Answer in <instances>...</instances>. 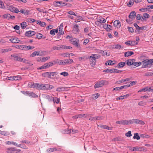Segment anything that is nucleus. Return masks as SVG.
I'll list each match as a JSON object with an SVG mask.
<instances>
[{
    "label": "nucleus",
    "instance_id": "nucleus-1",
    "mask_svg": "<svg viewBox=\"0 0 153 153\" xmlns=\"http://www.w3.org/2000/svg\"><path fill=\"white\" fill-rule=\"evenodd\" d=\"M68 41L71 43L73 44L75 47L77 48L80 47L79 40V39L75 38H72L71 39H69Z\"/></svg>",
    "mask_w": 153,
    "mask_h": 153
},
{
    "label": "nucleus",
    "instance_id": "nucleus-2",
    "mask_svg": "<svg viewBox=\"0 0 153 153\" xmlns=\"http://www.w3.org/2000/svg\"><path fill=\"white\" fill-rule=\"evenodd\" d=\"M143 63L142 68H146L147 66L153 63V59H150L149 60L146 59L142 62Z\"/></svg>",
    "mask_w": 153,
    "mask_h": 153
},
{
    "label": "nucleus",
    "instance_id": "nucleus-3",
    "mask_svg": "<svg viewBox=\"0 0 153 153\" xmlns=\"http://www.w3.org/2000/svg\"><path fill=\"white\" fill-rule=\"evenodd\" d=\"M108 83V82L105 80H101L95 84L94 85V88H98L101 87L104 85H107Z\"/></svg>",
    "mask_w": 153,
    "mask_h": 153
},
{
    "label": "nucleus",
    "instance_id": "nucleus-4",
    "mask_svg": "<svg viewBox=\"0 0 153 153\" xmlns=\"http://www.w3.org/2000/svg\"><path fill=\"white\" fill-rule=\"evenodd\" d=\"M6 151L8 153H18L20 152L21 150L19 149H16L14 148H6Z\"/></svg>",
    "mask_w": 153,
    "mask_h": 153
},
{
    "label": "nucleus",
    "instance_id": "nucleus-5",
    "mask_svg": "<svg viewBox=\"0 0 153 153\" xmlns=\"http://www.w3.org/2000/svg\"><path fill=\"white\" fill-rule=\"evenodd\" d=\"M54 65V64L53 62L52 61V62H50L48 63L45 64L42 66L38 68V69H45L49 68Z\"/></svg>",
    "mask_w": 153,
    "mask_h": 153
},
{
    "label": "nucleus",
    "instance_id": "nucleus-6",
    "mask_svg": "<svg viewBox=\"0 0 153 153\" xmlns=\"http://www.w3.org/2000/svg\"><path fill=\"white\" fill-rule=\"evenodd\" d=\"M6 8L7 9L10 10L11 12H13L18 13L19 12V10L17 8L14 7L12 5H7L6 6Z\"/></svg>",
    "mask_w": 153,
    "mask_h": 153
},
{
    "label": "nucleus",
    "instance_id": "nucleus-7",
    "mask_svg": "<svg viewBox=\"0 0 153 153\" xmlns=\"http://www.w3.org/2000/svg\"><path fill=\"white\" fill-rule=\"evenodd\" d=\"M67 3L62 1H54L53 5L55 7L64 6L66 5Z\"/></svg>",
    "mask_w": 153,
    "mask_h": 153
},
{
    "label": "nucleus",
    "instance_id": "nucleus-8",
    "mask_svg": "<svg viewBox=\"0 0 153 153\" xmlns=\"http://www.w3.org/2000/svg\"><path fill=\"white\" fill-rule=\"evenodd\" d=\"M91 57V56H88L87 59H89L90 62V64L91 65V66L93 67L96 64V60L94 58H92Z\"/></svg>",
    "mask_w": 153,
    "mask_h": 153
},
{
    "label": "nucleus",
    "instance_id": "nucleus-9",
    "mask_svg": "<svg viewBox=\"0 0 153 153\" xmlns=\"http://www.w3.org/2000/svg\"><path fill=\"white\" fill-rule=\"evenodd\" d=\"M52 49L53 50L67 49V46L65 45H57L53 47Z\"/></svg>",
    "mask_w": 153,
    "mask_h": 153
},
{
    "label": "nucleus",
    "instance_id": "nucleus-10",
    "mask_svg": "<svg viewBox=\"0 0 153 153\" xmlns=\"http://www.w3.org/2000/svg\"><path fill=\"white\" fill-rule=\"evenodd\" d=\"M11 56L13 57V60L15 61H18L19 62H22L23 60L22 58L18 56L17 55L15 54H13L11 55Z\"/></svg>",
    "mask_w": 153,
    "mask_h": 153
},
{
    "label": "nucleus",
    "instance_id": "nucleus-11",
    "mask_svg": "<svg viewBox=\"0 0 153 153\" xmlns=\"http://www.w3.org/2000/svg\"><path fill=\"white\" fill-rule=\"evenodd\" d=\"M35 34V32L34 31L29 30L25 32V35L27 37L32 36Z\"/></svg>",
    "mask_w": 153,
    "mask_h": 153
},
{
    "label": "nucleus",
    "instance_id": "nucleus-12",
    "mask_svg": "<svg viewBox=\"0 0 153 153\" xmlns=\"http://www.w3.org/2000/svg\"><path fill=\"white\" fill-rule=\"evenodd\" d=\"M114 25L115 28H120L121 26V24L120 21L118 20H115L114 22Z\"/></svg>",
    "mask_w": 153,
    "mask_h": 153
},
{
    "label": "nucleus",
    "instance_id": "nucleus-13",
    "mask_svg": "<svg viewBox=\"0 0 153 153\" xmlns=\"http://www.w3.org/2000/svg\"><path fill=\"white\" fill-rule=\"evenodd\" d=\"M135 61V60L134 59H130L126 60V65L128 66L131 65H133V62Z\"/></svg>",
    "mask_w": 153,
    "mask_h": 153
},
{
    "label": "nucleus",
    "instance_id": "nucleus-14",
    "mask_svg": "<svg viewBox=\"0 0 153 153\" xmlns=\"http://www.w3.org/2000/svg\"><path fill=\"white\" fill-rule=\"evenodd\" d=\"M136 16V13L135 11L131 12L128 16V17L130 19L133 20L135 18Z\"/></svg>",
    "mask_w": 153,
    "mask_h": 153
},
{
    "label": "nucleus",
    "instance_id": "nucleus-15",
    "mask_svg": "<svg viewBox=\"0 0 153 153\" xmlns=\"http://www.w3.org/2000/svg\"><path fill=\"white\" fill-rule=\"evenodd\" d=\"M23 50H29L30 49L32 50L34 48V47L33 46H31L30 45L26 46L23 45Z\"/></svg>",
    "mask_w": 153,
    "mask_h": 153
},
{
    "label": "nucleus",
    "instance_id": "nucleus-16",
    "mask_svg": "<svg viewBox=\"0 0 153 153\" xmlns=\"http://www.w3.org/2000/svg\"><path fill=\"white\" fill-rule=\"evenodd\" d=\"M101 27H103L104 29H110L112 28L111 26L106 24H101Z\"/></svg>",
    "mask_w": 153,
    "mask_h": 153
},
{
    "label": "nucleus",
    "instance_id": "nucleus-17",
    "mask_svg": "<svg viewBox=\"0 0 153 153\" xmlns=\"http://www.w3.org/2000/svg\"><path fill=\"white\" fill-rule=\"evenodd\" d=\"M68 134H74V133H77L78 132V131L77 130H74L70 129L68 130Z\"/></svg>",
    "mask_w": 153,
    "mask_h": 153
},
{
    "label": "nucleus",
    "instance_id": "nucleus-18",
    "mask_svg": "<svg viewBox=\"0 0 153 153\" xmlns=\"http://www.w3.org/2000/svg\"><path fill=\"white\" fill-rule=\"evenodd\" d=\"M134 123H137L143 125L145 124L144 122L141 120L137 119H134Z\"/></svg>",
    "mask_w": 153,
    "mask_h": 153
},
{
    "label": "nucleus",
    "instance_id": "nucleus-19",
    "mask_svg": "<svg viewBox=\"0 0 153 153\" xmlns=\"http://www.w3.org/2000/svg\"><path fill=\"white\" fill-rule=\"evenodd\" d=\"M12 43H19L20 41L19 40L18 38H12L9 40Z\"/></svg>",
    "mask_w": 153,
    "mask_h": 153
},
{
    "label": "nucleus",
    "instance_id": "nucleus-20",
    "mask_svg": "<svg viewBox=\"0 0 153 153\" xmlns=\"http://www.w3.org/2000/svg\"><path fill=\"white\" fill-rule=\"evenodd\" d=\"M41 52V51H35L33 52L32 54L30 55V56L34 57L36 55L39 56L41 55V54H40V52Z\"/></svg>",
    "mask_w": 153,
    "mask_h": 153
},
{
    "label": "nucleus",
    "instance_id": "nucleus-21",
    "mask_svg": "<svg viewBox=\"0 0 153 153\" xmlns=\"http://www.w3.org/2000/svg\"><path fill=\"white\" fill-rule=\"evenodd\" d=\"M134 54V53L133 51H128L125 53L124 56L125 57H128Z\"/></svg>",
    "mask_w": 153,
    "mask_h": 153
},
{
    "label": "nucleus",
    "instance_id": "nucleus-22",
    "mask_svg": "<svg viewBox=\"0 0 153 153\" xmlns=\"http://www.w3.org/2000/svg\"><path fill=\"white\" fill-rule=\"evenodd\" d=\"M12 50V49L10 48L0 49V53H5L7 52L10 51Z\"/></svg>",
    "mask_w": 153,
    "mask_h": 153
},
{
    "label": "nucleus",
    "instance_id": "nucleus-23",
    "mask_svg": "<svg viewBox=\"0 0 153 153\" xmlns=\"http://www.w3.org/2000/svg\"><path fill=\"white\" fill-rule=\"evenodd\" d=\"M126 65V63L124 62H119L117 65V67L118 68H121L123 67Z\"/></svg>",
    "mask_w": 153,
    "mask_h": 153
},
{
    "label": "nucleus",
    "instance_id": "nucleus-24",
    "mask_svg": "<svg viewBox=\"0 0 153 153\" xmlns=\"http://www.w3.org/2000/svg\"><path fill=\"white\" fill-rule=\"evenodd\" d=\"M106 20L105 19H104L101 18L100 19H98V21L97 22H96V24H97V23H100V26H101V24H102V23H105L106 22Z\"/></svg>",
    "mask_w": 153,
    "mask_h": 153
},
{
    "label": "nucleus",
    "instance_id": "nucleus-25",
    "mask_svg": "<svg viewBox=\"0 0 153 153\" xmlns=\"http://www.w3.org/2000/svg\"><path fill=\"white\" fill-rule=\"evenodd\" d=\"M22 61L23 62L26 64H28L30 66H31L33 65V64L31 63V61H28L26 59H24L22 58Z\"/></svg>",
    "mask_w": 153,
    "mask_h": 153
},
{
    "label": "nucleus",
    "instance_id": "nucleus-26",
    "mask_svg": "<svg viewBox=\"0 0 153 153\" xmlns=\"http://www.w3.org/2000/svg\"><path fill=\"white\" fill-rule=\"evenodd\" d=\"M98 52L99 53H101L103 56L106 55L107 56H109V54L107 55V53L106 51H103L101 50H99L98 51Z\"/></svg>",
    "mask_w": 153,
    "mask_h": 153
},
{
    "label": "nucleus",
    "instance_id": "nucleus-27",
    "mask_svg": "<svg viewBox=\"0 0 153 153\" xmlns=\"http://www.w3.org/2000/svg\"><path fill=\"white\" fill-rule=\"evenodd\" d=\"M19 12L26 15L30 14V11L28 10H21L20 11H19Z\"/></svg>",
    "mask_w": 153,
    "mask_h": 153
},
{
    "label": "nucleus",
    "instance_id": "nucleus-28",
    "mask_svg": "<svg viewBox=\"0 0 153 153\" xmlns=\"http://www.w3.org/2000/svg\"><path fill=\"white\" fill-rule=\"evenodd\" d=\"M42 84H41L36 83L35 85L34 86V87H35V88H36L37 89H40L42 90Z\"/></svg>",
    "mask_w": 153,
    "mask_h": 153
},
{
    "label": "nucleus",
    "instance_id": "nucleus-29",
    "mask_svg": "<svg viewBox=\"0 0 153 153\" xmlns=\"http://www.w3.org/2000/svg\"><path fill=\"white\" fill-rule=\"evenodd\" d=\"M50 58V57L47 56L46 57H42V58L38 59V61H40L41 62H45L48 60Z\"/></svg>",
    "mask_w": 153,
    "mask_h": 153
},
{
    "label": "nucleus",
    "instance_id": "nucleus-30",
    "mask_svg": "<svg viewBox=\"0 0 153 153\" xmlns=\"http://www.w3.org/2000/svg\"><path fill=\"white\" fill-rule=\"evenodd\" d=\"M141 64V62H136L135 61L133 62V65L134 66V68H135L136 67H137Z\"/></svg>",
    "mask_w": 153,
    "mask_h": 153
},
{
    "label": "nucleus",
    "instance_id": "nucleus-31",
    "mask_svg": "<svg viewBox=\"0 0 153 153\" xmlns=\"http://www.w3.org/2000/svg\"><path fill=\"white\" fill-rule=\"evenodd\" d=\"M134 2V0H130L128 3L127 4V5L129 7H131L132 6Z\"/></svg>",
    "mask_w": 153,
    "mask_h": 153
},
{
    "label": "nucleus",
    "instance_id": "nucleus-32",
    "mask_svg": "<svg viewBox=\"0 0 153 153\" xmlns=\"http://www.w3.org/2000/svg\"><path fill=\"white\" fill-rule=\"evenodd\" d=\"M100 57V55L94 54H92V55L91 56V58H94V59H95L96 60V59L99 58Z\"/></svg>",
    "mask_w": 153,
    "mask_h": 153
},
{
    "label": "nucleus",
    "instance_id": "nucleus-33",
    "mask_svg": "<svg viewBox=\"0 0 153 153\" xmlns=\"http://www.w3.org/2000/svg\"><path fill=\"white\" fill-rule=\"evenodd\" d=\"M37 24L40 25L42 27L45 26L46 25L45 23L43 22H41L40 21H38L37 22Z\"/></svg>",
    "mask_w": 153,
    "mask_h": 153
},
{
    "label": "nucleus",
    "instance_id": "nucleus-34",
    "mask_svg": "<svg viewBox=\"0 0 153 153\" xmlns=\"http://www.w3.org/2000/svg\"><path fill=\"white\" fill-rule=\"evenodd\" d=\"M113 62H114V61H112L110 60H108L106 62L105 65H114L115 63H113Z\"/></svg>",
    "mask_w": 153,
    "mask_h": 153
},
{
    "label": "nucleus",
    "instance_id": "nucleus-35",
    "mask_svg": "<svg viewBox=\"0 0 153 153\" xmlns=\"http://www.w3.org/2000/svg\"><path fill=\"white\" fill-rule=\"evenodd\" d=\"M140 135H139V134L138 133H135L134 134V135L133 137L134 139H137V140H139L140 139Z\"/></svg>",
    "mask_w": 153,
    "mask_h": 153
},
{
    "label": "nucleus",
    "instance_id": "nucleus-36",
    "mask_svg": "<svg viewBox=\"0 0 153 153\" xmlns=\"http://www.w3.org/2000/svg\"><path fill=\"white\" fill-rule=\"evenodd\" d=\"M53 100L54 103L56 102V103H58L59 102V99L57 97L51 98V100Z\"/></svg>",
    "mask_w": 153,
    "mask_h": 153
},
{
    "label": "nucleus",
    "instance_id": "nucleus-37",
    "mask_svg": "<svg viewBox=\"0 0 153 153\" xmlns=\"http://www.w3.org/2000/svg\"><path fill=\"white\" fill-rule=\"evenodd\" d=\"M113 69H106L103 71L104 72H110L111 73H114Z\"/></svg>",
    "mask_w": 153,
    "mask_h": 153
},
{
    "label": "nucleus",
    "instance_id": "nucleus-38",
    "mask_svg": "<svg viewBox=\"0 0 153 153\" xmlns=\"http://www.w3.org/2000/svg\"><path fill=\"white\" fill-rule=\"evenodd\" d=\"M86 114H79L75 116V118H82V117H86Z\"/></svg>",
    "mask_w": 153,
    "mask_h": 153
},
{
    "label": "nucleus",
    "instance_id": "nucleus-39",
    "mask_svg": "<svg viewBox=\"0 0 153 153\" xmlns=\"http://www.w3.org/2000/svg\"><path fill=\"white\" fill-rule=\"evenodd\" d=\"M27 23L25 22H23L21 23V27L22 28L24 29L27 27Z\"/></svg>",
    "mask_w": 153,
    "mask_h": 153
},
{
    "label": "nucleus",
    "instance_id": "nucleus-40",
    "mask_svg": "<svg viewBox=\"0 0 153 153\" xmlns=\"http://www.w3.org/2000/svg\"><path fill=\"white\" fill-rule=\"evenodd\" d=\"M23 45H13V46L14 47H15L16 48L19 49H22L23 50Z\"/></svg>",
    "mask_w": 153,
    "mask_h": 153
},
{
    "label": "nucleus",
    "instance_id": "nucleus-41",
    "mask_svg": "<svg viewBox=\"0 0 153 153\" xmlns=\"http://www.w3.org/2000/svg\"><path fill=\"white\" fill-rule=\"evenodd\" d=\"M65 88L64 87H59L57 88L56 91H57L60 92L61 91H64L65 90Z\"/></svg>",
    "mask_w": 153,
    "mask_h": 153
},
{
    "label": "nucleus",
    "instance_id": "nucleus-42",
    "mask_svg": "<svg viewBox=\"0 0 153 153\" xmlns=\"http://www.w3.org/2000/svg\"><path fill=\"white\" fill-rule=\"evenodd\" d=\"M123 139L120 137H117L114 138L112 139V141H122Z\"/></svg>",
    "mask_w": 153,
    "mask_h": 153
},
{
    "label": "nucleus",
    "instance_id": "nucleus-43",
    "mask_svg": "<svg viewBox=\"0 0 153 153\" xmlns=\"http://www.w3.org/2000/svg\"><path fill=\"white\" fill-rule=\"evenodd\" d=\"M36 83L33 82H30L28 83V86L30 88H35L34 86L35 85Z\"/></svg>",
    "mask_w": 153,
    "mask_h": 153
},
{
    "label": "nucleus",
    "instance_id": "nucleus-44",
    "mask_svg": "<svg viewBox=\"0 0 153 153\" xmlns=\"http://www.w3.org/2000/svg\"><path fill=\"white\" fill-rule=\"evenodd\" d=\"M42 76L45 77L50 78V75L49 74V72H46L43 74Z\"/></svg>",
    "mask_w": 153,
    "mask_h": 153
},
{
    "label": "nucleus",
    "instance_id": "nucleus-45",
    "mask_svg": "<svg viewBox=\"0 0 153 153\" xmlns=\"http://www.w3.org/2000/svg\"><path fill=\"white\" fill-rule=\"evenodd\" d=\"M148 89H149V87L147 86V87H146L145 88H143L141 89L139 91H138V92H141L142 91L145 92V91H147L148 90Z\"/></svg>",
    "mask_w": 153,
    "mask_h": 153
},
{
    "label": "nucleus",
    "instance_id": "nucleus-46",
    "mask_svg": "<svg viewBox=\"0 0 153 153\" xmlns=\"http://www.w3.org/2000/svg\"><path fill=\"white\" fill-rule=\"evenodd\" d=\"M134 149H135V151H142L143 150V148L142 147H140L138 146H136Z\"/></svg>",
    "mask_w": 153,
    "mask_h": 153
},
{
    "label": "nucleus",
    "instance_id": "nucleus-47",
    "mask_svg": "<svg viewBox=\"0 0 153 153\" xmlns=\"http://www.w3.org/2000/svg\"><path fill=\"white\" fill-rule=\"evenodd\" d=\"M29 97H37L38 95L33 92H30Z\"/></svg>",
    "mask_w": 153,
    "mask_h": 153
},
{
    "label": "nucleus",
    "instance_id": "nucleus-48",
    "mask_svg": "<svg viewBox=\"0 0 153 153\" xmlns=\"http://www.w3.org/2000/svg\"><path fill=\"white\" fill-rule=\"evenodd\" d=\"M56 72H49L50 75V78L51 79H53L54 78V75L55 74H56Z\"/></svg>",
    "mask_w": 153,
    "mask_h": 153
},
{
    "label": "nucleus",
    "instance_id": "nucleus-49",
    "mask_svg": "<svg viewBox=\"0 0 153 153\" xmlns=\"http://www.w3.org/2000/svg\"><path fill=\"white\" fill-rule=\"evenodd\" d=\"M146 103L147 102H146L141 101L138 103V105L140 106H143L146 105Z\"/></svg>",
    "mask_w": 153,
    "mask_h": 153
},
{
    "label": "nucleus",
    "instance_id": "nucleus-50",
    "mask_svg": "<svg viewBox=\"0 0 153 153\" xmlns=\"http://www.w3.org/2000/svg\"><path fill=\"white\" fill-rule=\"evenodd\" d=\"M53 62L54 64V65L56 64H58L59 65H60V63H61L60 62H61V60H60L59 59H57L56 60L53 61Z\"/></svg>",
    "mask_w": 153,
    "mask_h": 153
},
{
    "label": "nucleus",
    "instance_id": "nucleus-51",
    "mask_svg": "<svg viewBox=\"0 0 153 153\" xmlns=\"http://www.w3.org/2000/svg\"><path fill=\"white\" fill-rule=\"evenodd\" d=\"M12 79H8L9 80H19L20 79V77L18 76H13Z\"/></svg>",
    "mask_w": 153,
    "mask_h": 153
},
{
    "label": "nucleus",
    "instance_id": "nucleus-52",
    "mask_svg": "<svg viewBox=\"0 0 153 153\" xmlns=\"http://www.w3.org/2000/svg\"><path fill=\"white\" fill-rule=\"evenodd\" d=\"M0 8L2 9H4L5 7L4 5L3 2L0 0Z\"/></svg>",
    "mask_w": 153,
    "mask_h": 153
},
{
    "label": "nucleus",
    "instance_id": "nucleus-53",
    "mask_svg": "<svg viewBox=\"0 0 153 153\" xmlns=\"http://www.w3.org/2000/svg\"><path fill=\"white\" fill-rule=\"evenodd\" d=\"M143 29H135L134 32L136 34H139L142 32V30Z\"/></svg>",
    "mask_w": 153,
    "mask_h": 153
},
{
    "label": "nucleus",
    "instance_id": "nucleus-54",
    "mask_svg": "<svg viewBox=\"0 0 153 153\" xmlns=\"http://www.w3.org/2000/svg\"><path fill=\"white\" fill-rule=\"evenodd\" d=\"M125 136L128 137H130L132 136L131 134V131H129L128 132L126 133L125 134Z\"/></svg>",
    "mask_w": 153,
    "mask_h": 153
},
{
    "label": "nucleus",
    "instance_id": "nucleus-55",
    "mask_svg": "<svg viewBox=\"0 0 153 153\" xmlns=\"http://www.w3.org/2000/svg\"><path fill=\"white\" fill-rule=\"evenodd\" d=\"M60 65H63L66 64L67 63V60L65 59L64 60H61V62H60Z\"/></svg>",
    "mask_w": 153,
    "mask_h": 153
},
{
    "label": "nucleus",
    "instance_id": "nucleus-56",
    "mask_svg": "<svg viewBox=\"0 0 153 153\" xmlns=\"http://www.w3.org/2000/svg\"><path fill=\"white\" fill-rule=\"evenodd\" d=\"M43 35L40 33H38L36 35V37L37 39H40L42 37Z\"/></svg>",
    "mask_w": 153,
    "mask_h": 153
},
{
    "label": "nucleus",
    "instance_id": "nucleus-57",
    "mask_svg": "<svg viewBox=\"0 0 153 153\" xmlns=\"http://www.w3.org/2000/svg\"><path fill=\"white\" fill-rule=\"evenodd\" d=\"M143 16L145 19L146 18H149L150 16L148 14L146 13H143Z\"/></svg>",
    "mask_w": 153,
    "mask_h": 153
},
{
    "label": "nucleus",
    "instance_id": "nucleus-58",
    "mask_svg": "<svg viewBox=\"0 0 153 153\" xmlns=\"http://www.w3.org/2000/svg\"><path fill=\"white\" fill-rule=\"evenodd\" d=\"M148 10V8L146 7L142 8L139 9L140 11L142 12H146Z\"/></svg>",
    "mask_w": 153,
    "mask_h": 153
},
{
    "label": "nucleus",
    "instance_id": "nucleus-59",
    "mask_svg": "<svg viewBox=\"0 0 153 153\" xmlns=\"http://www.w3.org/2000/svg\"><path fill=\"white\" fill-rule=\"evenodd\" d=\"M131 45L134 46L137 44V42H136L135 41H131L130 42Z\"/></svg>",
    "mask_w": 153,
    "mask_h": 153
},
{
    "label": "nucleus",
    "instance_id": "nucleus-60",
    "mask_svg": "<svg viewBox=\"0 0 153 153\" xmlns=\"http://www.w3.org/2000/svg\"><path fill=\"white\" fill-rule=\"evenodd\" d=\"M129 83H130V84H129L128 85H129L130 87L133 85H135L137 83V81H131L129 82Z\"/></svg>",
    "mask_w": 153,
    "mask_h": 153
},
{
    "label": "nucleus",
    "instance_id": "nucleus-61",
    "mask_svg": "<svg viewBox=\"0 0 153 153\" xmlns=\"http://www.w3.org/2000/svg\"><path fill=\"white\" fill-rule=\"evenodd\" d=\"M4 18H6L7 19H10V14H7L3 15Z\"/></svg>",
    "mask_w": 153,
    "mask_h": 153
},
{
    "label": "nucleus",
    "instance_id": "nucleus-62",
    "mask_svg": "<svg viewBox=\"0 0 153 153\" xmlns=\"http://www.w3.org/2000/svg\"><path fill=\"white\" fill-rule=\"evenodd\" d=\"M128 120H121V124L122 125H128Z\"/></svg>",
    "mask_w": 153,
    "mask_h": 153
},
{
    "label": "nucleus",
    "instance_id": "nucleus-63",
    "mask_svg": "<svg viewBox=\"0 0 153 153\" xmlns=\"http://www.w3.org/2000/svg\"><path fill=\"white\" fill-rule=\"evenodd\" d=\"M140 137H145L146 138H148L149 137V136L148 135L142 134H140Z\"/></svg>",
    "mask_w": 153,
    "mask_h": 153
},
{
    "label": "nucleus",
    "instance_id": "nucleus-64",
    "mask_svg": "<svg viewBox=\"0 0 153 153\" xmlns=\"http://www.w3.org/2000/svg\"><path fill=\"white\" fill-rule=\"evenodd\" d=\"M141 17H142V15L140 14H138L136 16V19L138 20H140L141 19Z\"/></svg>",
    "mask_w": 153,
    "mask_h": 153
}]
</instances>
